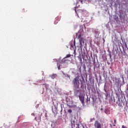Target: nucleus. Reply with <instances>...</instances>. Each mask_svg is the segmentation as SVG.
I'll return each instance as SVG.
<instances>
[{"mask_svg":"<svg viewBox=\"0 0 128 128\" xmlns=\"http://www.w3.org/2000/svg\"><path fill=\"white\" fill-rule=\"evenodd\" d=\"M80 82L81 84V88H84V86H86V82H84V79L82 78V79H80Z\"/></svg>","mask_w":128,"mask_h":128,"instance_id":"nucleus-6","label":"nucleus"},{"mask_svg":"<svg viewBox=\"0 0 128 128\" xmlns=\"http://www.w3.org/2000/svg\"><path fill=\"white\" fill-rule=\"evenodd\" d=\"M64 78H68V80H70V76L68 75V74H64V72H62Z\"/></svg>","mask_w":128,"mask_h":128,"instance_id":"nucleus-8","label":"nucleus"},{"mask_svg":"<svg viewBox=\"0 0 128 128\" xmlns=\"http://www.w3.org/2000/svg\"><path fill=\"white\" fill-rule=\"evenodd\" d=\"M70 54H68L64 58H70Z\"/></svg>","mask_w":128,"mask_h":128,"instance_id":"nucleus-12","label":"nucleus"},{"mask_svg":"<svg viewBox=\"0 0 128 128\" xmlns=\"http://www.w3.org/2000/svg\"><path fill=\"white\" fill-rule=\"evenodd\" d=\"M77 16H78V14H77Z\"/></svg>","mask_w":128,"mask_h":128,"instance_id":"nucleus-24","label":"nucleus"},{"mask_svg":"<svg viewBox=\"0 0 128 128\" xmlns=\"http://www.w3.org/2000/svg\"><path fill=\"white\" fill-rule=\"evenodd\" d=\"M57 66L58 70H60V64L59 63H57Z\"/></svg>","mask_w":128,"mask_h":128,"instance_id":"nucleus-11","label":"nucleus"},{"mask_svg":"<svg viewBox=\"0 0 128 128\" xmlns=\"http://www.w3.org/2000/svg\"><path fill=\"white\" fill-rule=\"evenodd\" d=\"M84 94L80 93L78 96L79 100L82 104H84Z\"/></svg>","mask_w":128,"mask_h":128,"instance_id":"nucleus-4","label":"nucleus"},{"mask_svg":"<svg viewBox=\"0 0 128 128\" xmlns=\"http://www.w3.org/2000/svg\"><path fill=\"white\" fill-rule=\"evenodd\" d=\"M80 68H82V67H80V70H80Z\"/></svg>","mask_w":128,"mask_h":128,"instance_id":"nucleus-21","label":"nucleus"},{"mask_svg":"<svg viewBox=\"0 0 128 128\" xmlns=\"http://www.w3.org/2000/svg\"><path fill=\"white\" fill-rule=\"evenodd\" d=\"M79 60H80V62H82V57L79 58Z\"/></svg>","mask_w":128,"mask_h":128,"instance_id":"nucleus-16","label":"nucleus"},{"mask_svg":"<svg viewBox=\"0 0 128 128\" xmlns=\"http://www.w3.org/2000/svg\"><path fill=\"white\" fill-rule=\"evenodd\" d=\"M33 116H34V114H33Z\"/></svg>","mask_w":128,"mask_h":128,"instance_id":"nucleus-23","label":"nucleus"},{"mask_svg":"<svg viewBox=\"0 0 128 128\" xmlns=\"http://www.w3.org/2000/svg\"><path fill=\"white\" fill-rule=\"evenodd\" d=\"M104 109L102 108H100V110H102Z\"/></svg>","mask_w":128,"mask_h":128,"instance_id":"nucleus-20","label":"nucleus"},{"mask_svg":"<svg viewBox=\"0 0 128 128\" xmlns=\"http://www.w3.org/2000/svg\"><path fill=\"white\" fill-rule=\"evenodd\" d=\"M78 40H79L80 42V50H82V46H84V38L82 37V34H80L77 37Z\"/></svg>","mask_w":128,"mask_h":128,"instance_id":"nucleus-2","label":"nucleus"},{"mask_svg":"<svg viewBox=\"0 0 128 128\" xmlns=\"http://www.w3.org/2000/svg\"><path fill=\"white\" fill-rule=\"evenodd\" d=\"M126 93L128 94V88L126 90Z\"/></svg>","mask_w":128,"mask_h":128,"instance_id":"nucleus-18","label":"nucleus"},{"mask_svg":"<svg viewBox=\"0 0 128 128\" xmlns=\"http://www.w3.org/2000/svg\"><path fill=\"white\" fill-rule=\"evenodd\" d=\"M59 20H60V16H58L55 18V22H54V24H58V22Z\"/></svg>","mask_w":128,"mask_h":128,"instance_id":"nucleus-9","label":"nucleus"},{"mask_svg":"<svg viewBox=\"0 0 128 128\" xmlns=\"http://www.w3.org/2000/svg\"><path fill=\"white\" fill-rule=\"evenodd\" d=\"M77 16H78V14H77Z\"/></svg>","mask_w":128,"mask_h":128,"instance_id":"nucleus-26","label":"nucleus"},{"mask_svg":"<svg viewBox=\"0 0 128 128\" xmlns=\"http://www.w3.org/2000/svg\"><path fill=\"white\" fill-rule=\"evenodd\" d=\"M42 116V114L40 116H38L35 117V120H36L38 122H40L41 120H42V118L40 117Z\"/></svg>","mask_w":128,"mask_h":128,"instance_id":"nucleus-7","label":"nucleus"},{"mask_svg":"<svg viewBox=\"0 0 128 128\" xmlns=\"http://www.w3.org/2000/svg\"><path fill=\"white\" fill-rule=\"evenodd\" d=\"M68 112H69L70 114H72V109H69L68 110Z\"/></svg>","mask_w":128,"mask_h":128,"instance_id":"nucleus-14","label":"nucleus"},{"mask_svg":"<svg viewBox=\"0 0 128 128\" xmlns=\"http://www.w3.org/2000/svg\"><path fill=\"white\" fill-rule=\"evenodd\" d=\"M80 76H76L72 80V84H73V86L74 88H76V90H78V88H80Z\"/></svg>","mask_w":128,"mask_h":128,"instance_id":"nucleus-1","label":"nucleus"},{"mask_svg":"<svg viewBox=\"0 0 128 128\" xmlns=\"http://www.w3.org/2000/svg\"><path fill=\"white\" fill-rule=\"evenodd\" d=\"M105 114H108V109H105V110H104Z\"/></svg>","mask_w":128,"mask_h":128,"instance_id":"nucleus-13","label":"nucleus"},{"mask_svg":"<svg viewBox=\"0 0 128 128\" xmlns=\"http://www.w3.org/2000/svg\"><path fill=\"white\" fill-rule=\"evenodd\" d=\"M122 102H120L118 104V106H121L122 108Z\"/></svg>","mask_w":128,"mask_h":128,"instance_id":"nucleus-10","label":"nucleus"},{"mask_svg":"<svg viewBox=\"0 0 128 128\" xmlns=\"http://www.w3.org/2000/svg\"><path fill=\"white\" fill-rule=\"evenodd\" d=\"M118 16H119V18H120V20H121V22L124 21L126 14H124V11H122V10H120L119 11Z\"/></svg>","mask_w":128,"mask_h":128,"instance_id":"nucleus-3","label":"nucleus"},{"mask_svg":"<svg viewBox=\"0 0 128 128\" xmlns=\"http://www.w3.org/2000/svg\"><path fill=\"white\" fill-rule=\"evenodd\" d=\"M74 10H75L76 13V7H75V8H74Z\"/></svg>","mask_w":128,"mask_h":128,"instance_id":"nucleus-17","label":"nucleus"},{"mask_svg":"<svg viewBox=\"0 0 128 128\" xmlns=\"http://www.w3.org/2000/svg\"><path fill=\"white\" fill-rule=\"evenodd\" d=\"M114 122H116V120H114Z\"/></svg>","mask_w":128,"mask_h":128,"instance_id":"nucleus-27","label":"nucleus"},{"mask_svg":"<svg viewBox=\"0 0 128 128\" xmlns=\"http://www.w3.org/2000/svg\"><path fill=\"white\" fill-rule=\"evenodd\" d=\"M54 76H56V74H54V75H52V78H54Z\"/></svg>","mask_w":128,"mask_h":128,"instance_id":"nucleus-19","label":"nucleus"},{"mask_svg":"<svg viewBox=\"0 0 128 128\" xmlns=\"http://www.w3.org/2000/svg\"><path fill=\"white\" fill-rule=\"evenodd\" d=\"M76 128H80V127L78 126L77 127H76Z\"/></svg>","mask_w":128,"mask_h":128,"instance_id":"nucleus-22","label":"nucleus"},{"mask_svg":"<svg viewBox=\"0 0 128 128\" xmlns=\"http://www.w3.org/2000/svg\"><path fill=\"white\" fill-rule=\"evenodd\" d=\"M44 86L45 88L48 89V86H47V84H43V86Z\"/></svg>","mask_w":128,"mask_h":128,"instance_id":"nucleus-15","label":"nucleus"},{"mask_svg":"<svg viewBox=\"0 0 128 128\" xmlns=\"http://www.w3.org/2000/svg\"><path fill=\"white\" fill-rule=\"evenodd\" d=\"M77 16H78V14H77Z\"/></svg>","mask_w":128,"mask_h":128,"instance_id":"nucleus-25","label":"nucleus"},{"mask_svg":"<svg viewBox=\"0 0 128 128\" xmlns=\"http://www.w3.org/2000/svg\"><path fill=\"white\" fill-rule=\"evenodd\" d=\"M94 126L96 128H102V124H100V122L98 120H96L94 124Z\"/></svg>","mask_w":128,"mask_h":128,"instance_id":"nucleus-5","label":"nucleus"}]
</instances>
